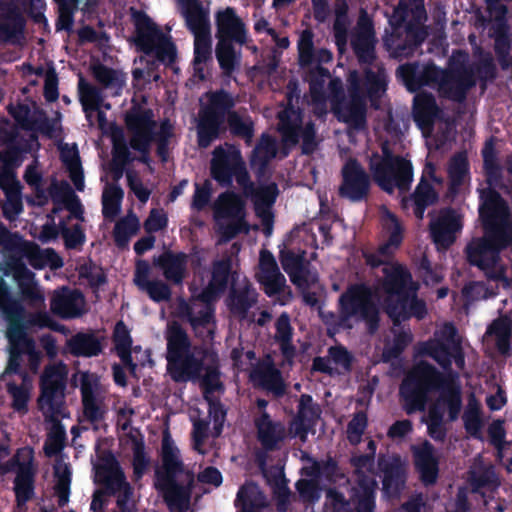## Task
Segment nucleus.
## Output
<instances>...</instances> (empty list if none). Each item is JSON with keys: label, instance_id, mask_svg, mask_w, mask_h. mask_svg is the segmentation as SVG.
Instances as JSON below:
<instances>
[{"label": "nucleus", "instance_id": "obj_1", "mask_svg": "<svg viewBox=\"0 0 512 512\" xmlns=\"http://www.w3.org/2000/svg\"><path fill=\"white\" fill-rule=\"evenodd\" d=\"M397 77L410 92H417L425 86H438V91L444 98L462 102L467 92L475 86L477 78L486 86L497 76V67L490 55L482 57L474 64L473 69L465 66L444 70L433 62L420 64L418 61L400 65L396 71Z\"/></svg>", "mask_w": 512, "mask_h": 512}, {"label": "nucleus", "instance_id": "obj_2", "mask_svg": "<svg viewBox=\"0 0 512 512\" xmlns=\"http://www.w3.org/2000/svg\"><path fill=\"white\" fill-rule=\"evenodd\" d=\"M433 392H439L435 404L444 405L449 421H456L462 409V391L456 375H445L425 360L416 363L399 386L403 410L407 415L424 412Z\"/></svg>", "mask_w": 512, "mask_h": 512}, {"label": "nucleus", "instance_id": "obj_3", "mask_svg": "<svg viewBox=\"0 0 512 512\" xmlns=\"http://www.w3.org/2000/svg\"><path fill=\"white\" fill-rule=\"evenodd\" d=\"M166 341L168 370L175 382L198 378L204 371L203 383L208 390H214L220 385L216 352L202 346L192 348L187 331L177 321L167 326Z\"/></svg>", "mask_w": 512, "mask_h": 512}, {"label": "nucleus", "instance_id": "obj_4", "mask_svg": "<svg viewBox=\"0 0 512 512\" xmlns=\"http://www.w3.org/2000/svg\"><path fill=\"white\" fill-rule=\"evenodd\" d=\"M235 99L231 93L219 89L208 94V102L198 112L196 126L197 144L206 149L226 132L250 142L254 137V122L249 115L242 116L234 110Z\"/></svg>", "mask_w": 512, "mask_h": 512}, {"label": "nucleus", "instance_id": "obj_5", "mask_svg": "<svg viewBox=\"0 0 512 512\" xmlns=\"http://www.w3.org/2000/svg\"><path fill=\"white\" fill-rule=\"evenodd\" d=\"M0 309L7 323L6 338L9 356L5 372L25 375L22 364L23 357L26 356L29 371L37 373L42 363L43 354L37 349L34 338L27 332L24 306L9 291L2 290L0 291Z\"/></svg>", "mask_w": 512, "mask_h": 512}, {"label": "nucleus", "instance_id": "obj_6", "mask_svg": "<svg viewBox=\"0 0 512 512\" xmlns=\"http://www.w3.org/2000/svg\"><path fill=\"white\" fill-rule=\"evenodd\" d=\"M184 471L179 450L165 433L161 446V467L155 470V488L162 494L170 512H187L190 507L193 477L187 485L180 484L177 477Z\"/></svg>", "mask_w": 512, "mask_h": 512}, {"label": "nucleus", "instance_id": "obj_7", "mask_svg": "<svg viewBox=\"0 0 512 512\" xmlns=\"http://www.w3.org/2000/svg\"><path fill=\"white\" fill-rule=\"evenodd\" d=\"M215 25L218 40L215 56L223 75L230 77L241 63V51H236L234 44H246V25L232 7H226L215 14Z\"/></svg>", "mask_w": 512, "mask_h": 512}, {"label": "nucleus", "instance_id": "obj_8", "mask_svg": "<svg viewBox=\"0 0 512 512\" xmlns=\"http://www.w3.org/2000/svg\"><path fill=\"white\" fill-rule=\"evenodd\" d=\"M342 322L350 319L364 322L369 334H375L380 326V310L372 288L365 283H354L338 299Z\"/></svg>", "mask_w": 512, "mask_h": 512}, {"label": "nucleus", "instance_id": "obj_9", "mask_svg": "<svg viewBox=\"0 0 512 512\" xmlns=\"http://www.w3.org/2000/svg\"><path fill=\"white\" fill-rule=\"evenodd\" d=\"M370 162L374 182L384 192L392 194L397 188L407 192L413 182L412 162L403 156L395 155L387 146L382 147V156Z\"/></svg>", "mask_w": 512, "mask_h": 512}, {"label": "nucleus", "instance_id": "obj_10", "mask_svg": "<svg viewBox=\"0 0 512 512\" xmlns=\"http://www.w3.org/2000/svg\"><path fill=\"white\" fill-rule=\"evenodd\" d=\"M134 43L138 51L154 56L157 61L172 64L177 57L175 44L167 37L152 19L143 11H134Z\"/></svg>", "mask_w": 512, "mask_h": 512}, {"label": "nucleus", "instance_id": "obj_11", "mask_svg": "<svg viewBox=\"0 0 512 512\" xmlns=\"http://www.w3.org/2000/svg\"><path fill=\"white\" fill-rule=\"evenodd\" d=\"M512 245V231L484 228L482 237L472 238L464 249L466 261L478 269H487L500 262V254Z\"/></svg>", "mask_w": 512, "mask_h": 512}, {"label": "nucleus", "instance_id": "obj_12", "mask_svg": "<svg viewBox=\"0 0 512 512\" xmlns=\"http://www.w3.org/2000/svg\"><path fill=\"white\" fill-rule=\"evenodd\" d=\"M124 122L130 135L129 146L140 155L137 161L150 166L151 145L155 139L157 122L151 108L133 105L124 116Z\"/></svg>", "mask_w": 512, "mask_h": 512}, {"label": "nucleus", "instance_id": "obj_13", "mask_svg": "<svg viewBox=\"0 0 512 512\" xmlns=\"http://www.w3.org/2000/svg\"><path fill=\"white\" fill-rule=\"evenodd\" d=\"M462 229V215L453 207L441 208L429 222L430 237L438 249H449Z\"/></svg>", "mask_w": 512, "mask_h": 512}, {"label": "nucleus", "instance_id": "obj_14", "mask_svg": "<svg viewBox=\"0 0 512 512\" xmlns=\"http://www.w3.org/2000/svg\"><path fill=\"white\" fill-rule=\"evenodd\" d=\"M342 181L338 189L341 198L362 202L370 192V177L357 159L350 158L341 169Z\"/></svg>", "mask_w": 512, "mask_h": 512}, {"label": "nucleus", "instance_id": "obj_15", "mask_svg": "<svg viewBox=\"0 0 512 512\" xmlns=\"http://www.w3.org/2000/svg\"><path fill=\"white\" fill-rule=\"evenodd\" d=\"M383 279L381 288L386 294L384 299V311L389 308V304H394L398 298H403L408 292L416 287L413 282L412 274L402 264L393 262L382 268Z\"/></svg>", "mask_w": 512, "mask_h": 512}, {"label": "nucleus", "instance_id": "obj_16", "mask_svg": "<svg viewBox=\"0 0 512 512\" xmlns=\"http://www.w3.org/2000/svg\"><path fill=\"white\" fill-rule=\"evenodd\" d=\"M65 388V377L60 369L54 365L47 366L40 379L39 407L43 409L47 406L51 414H59Z\"/></svg>", "mask_w": 512, "mask_h": 512}, {"label": "nucleus", "instance_id": "obj_17", "mask_svg": "<svg viewBox=\"0 0 512 512\" xmlns=\"http://www.w3.org/2000/svg\"><path fill=\"white\" fill-rule=\"evenodd\" d=\"M426 32L422 27L413 23H407L404 34L398 33L397 29L385 40V46L390 56L402 60L412 56L418 47L424 42Z\"/></svg>", "mask_w": 512, "mask_h": 512}, {"label": "nucleus", "instance_id": "obj_18", "mask_svg": "<svg viewBox=\"0 0 512 512\" xmlns=\"http://www.w3.org/2000/svg\"><path fill=\"white\" fill-rule=\"evenodd\" d=\"M100 459L102 464L95 467L97 481L103 486V493L105 495L116 496L129 482L126 480L123 469L111 451L103 452Z\"/></svg>", "mask_w": 512, "mask_h": 512}, {"label": "nucleus", "instance_id": "obj_19", "mask_svg": "<svg viewBox=\"0 0 512 512\" xmlns=\"http://www.w3.org/2000/svg\"><path fill=\"white\" fill-rule=\"evenodd\" d=\"M250 379L255 386L271 394L275 399H280L287 393V384L282 372L271 360L259 362L252 369Z\"/></svg>", "mask_w": 512, "mask_h": 512}, {"label": "nucleus", "instance_id": "obj_20", "mask_svg": "<svg viewBox=\"0 0 512 512\" xmlns=\"http://www.w3.org/2000/svg\"><path fill=\"white\" fill-rule=\"evenodd\" d=\"M307 252L299 249H282L279 260L283 270L288 274L290 281L298 288H308L310 282V262L306 258Z\"/></svg>", "mask_w": 512, "mask_h": 512}, {"label": "nucleus", "instance_id": "obj_21", "mask_svg": "<svg viewBox=\"0 0 512 512\" xmlns=\"http://www.w3.org/2000/svg\"><path fill=\"white\" fill-rule=\"evenodd\" d=\"M479 217L483 228H503L512 231V225L508 222L499 223L501 210L504 208V200L496 188L487 187L480 190Z\"/></svg>", "mask_w": 512, "mask_h": 512}, {"label": "nucleus", "instance_id": "obj_22", "mask_svg": "<svg viewBox=\"0 0 512 512\" xmlns=\"http://www.w3.org/2000/svg\"><path fill=\"white\" fill-rule=\"evenodd\" d=\"M413 462L419 478L425 486L434 485L439 475V460L434 446L427 440L412 446Z\"/></svg>", "mask_w": 512, "mask_h": 512}, {"label": "nucleus", "instance_id": "obj_23", "mask_svg": "<svg viewBox=\"0 0 512 512\" xmlns=\"http://www.w3.org/2000/svg\"><path fill=\"white\" fill-rule=\"evenodd\" d=\"M11 466H16V476L14 479V492L18 505H24L30 501L35 494V474L33 467V457L27 461H20L14 456L10 461Z\"/></svg>", "mask_w": 512, "mask_h": 512}, {"label": "nucleus", "instance_id": "obj_24", "mask_svg": "<svg viewBox=\"0 0 512 512\" xmlns=\"http://www.w3.org/2000/svg\"><path fill=\"white\" fill-rule=\"evenodd\" d=\"M83 294L66 286L54 291L50 300L51 311L62 319H74L83 313Z\"/></svg>", "mask_w": 512, "mask_h": 512}, {"label": "nucleus", "instance_id": "obj_25", "mask_svg": "<svg viewBox=\"0 0 512 512\" xmlns=\"http://www.w3.org/2000/svg\"><path fill=\"white\" fill-rule=\"evenodd\" d=\"M417 288V286L414 287L403 298H398L394 304H389V308L385 310L395 325L411 317H416L419 320L425 318L427 314L426 303L418 299L416 294Z\"/></svg>", "mask_w": 512, "mask_h": 512}, {"label": "nucleus", "instance_id": "obj_26", "mask_svg": "<svg viewBox=\"0 0 512 512\" xmlns=\"http://www.w3.org/2000/svg\"><path fill=\"white\" fill-rule=\"evenodd\" d=\"M188 255L184 252L166 250L153 258V265L162 270L164 278L177 286L183 284L187 275Z\"/></svg>", "mask_w": 512, "mask_h": 512}, {"label": "nucleus", "instance_id": "obj_27", "mask_svg": "<svg viewBox=\"0 0 512 512\" xmlns=\"http://www.w3.org/2000/svg\"><path fill=\"white\" fill-rule=\"evenodd\" d=\"M241 160L239 153L231 155L222 147H217L210 164L211 177L219 186L230 188L233 185L234 171Z\"/></svg>", "mask_w": 512, "mask_h": 512}, {"label": "nucleus", "instance_id": "obj_28", "mask_svg": "<svg viewBox=\"0 0 512 512\" xmlns=\"http://www.w3.org/2000/svg\"><path fill=\"white\" fill-rule=\"evenodd\" d=\"M359 27L351 39V47L361 65L371 66L376 60L373 24L369 19L361 18Z\"/></svg>", "mask_w": 512, "mask_h": 512}, {"label": "nucleus", "instance_id": "obj_29", "mask_svg": "<svg viewBox=\"0 0 512 512\" xmlns=\"http://www.w3.org/2000/svg\"><path fill=\"white\" fill-rule=\"evenodd\" d=\"M254 424L257 430V439L267 452L277 450L279 444L286 438L284 424L280 421H273L266 411L255 418Z\"/></svg>", "mask_w": 512, "mask_h": 512}, {"label": "nucleus", "instance_id": "obj_30", "mask_svg": "<svg viewBox=\"0 0 512 512\" xmlns=\"http://www.w3.org/2000/svg\"><path fill=\"white\" fill-rule=\"evenodd\" d=\"M333 112L338 121L354 129H363L366 125V103L357 93H352L348 101L333 104Z\"/></svg>", "mask_w": 512, "mask_h": 512}, {"label": "nucleus", "instance_id": "obj_31", "mask_svg": "<svg viewBox=\"0 0 512 512\" xmlns=\"http://www.w3.org/2000/svg\"><path fill=\"white\" fill-rule=\"evenodd\" d=\"M439 200V194L433 185L421 177L419 183L415 187L414 192L402 199V206L407 208L409 203H412L414 208L413 212L417 219L422 220L424 218L425 210L432 205H435Z\"/></svg>", "mask_w": 512, "mask_h": 512}, {"label": "nucleus", "instance_id": "obj_32", "mask_svg": "<svg viewBox=\"0 0 512 512\" xmlns=\"http://www.w3.org/2000/svg\"><path fill=\"white\" fill-rule=\"evenodd\" d=\"M383 231L387 235V239L379 245L378 251L385 258H392L395 252L400 248L404 239V227L398 217L386 210L382 218Z\"/></svg>", "mask_w": 512, "mask_h": 512}, {"label": "nucleus", "instance_id": "obj_33", "mask_svg": "<svg viewBox=\"0 0 512 512\" xmlns=\"http://www.w3.org/2000/svg\"><path fill=\"white\" fill-rule=\"evenodd\" d=\"M246 203L241 195L227 190L218 196L214 206V218L246 220Z\"/></svg>", "mask_w": 512, "mask_h": 512}, {"label": "nucleus", "instance_id": "obj_34", "mask_svg": "<svg viewBox=\"0 0 512 512\" xmlns=\"http://www.w3.org/2000/svg\"><path fill=\"white\" fill-rule=\"evenodd\" d=\"M0 45L4 43L15 44L23 38L26 20L17 7L9 5L7 11L1 14Z\"/></svg>", "mask_w": 512, "mask_h": 512}, {"label": "nucleus", "instance_id": "obj_35", "mask_svg": "<svg viewBox=\"0 0 512 512\" xmlns=\"http://www.w3.org/2000/svg\"><path fill=\"white\" fill-rule=\"evenodd\" d=\"M320 418V409L313 404V398L309 394L300 396L298 412L294 419L295 434L305 440L308 432L317 424Z\"/></svg>", "mask_w": 512, "mask_h": 512}, {"label": "nucleus", "instance_id": "obj_36", "mask_svg": "<svg viewBox=\"0 0 512 512\" xmlns=\"http://www.w3.org/2000/svg\"><path fill=\"white\" fill-rule=\"evenodd\" d=\"M440 109L431 93L417 94L413 102V120L421 128H432Z\"/></svg>", "mask_w": 512, "mask_h": 512}, {"label": "nucleus", "instance_id": "obj_37", "mask_svg": "<svg viewBox=\"0 0 512 512\" xmlns=\"http://www.w3.org/2000/svg\"><path fill=\"white\" fill-rule=\"evenodd\" d=\"M470 165L465 152L453 155L448 165V188L446 197L453 200L459 193L466 177L469 175Z\"/></svg>", "mask_w": 512, "mask_h": 512}, {"label": "nucleus", "instance_id": "obj_38", "mask_svg": "<svg viewBox=\"0 0 512 512\" xmlns=\"http://www.w3.org/2000/svg\"><path fill=\"white\" fill-rule=\"evenodd\" d=\"M483 158V172L488 187H503V168L498 160V153L495 149L493 137L485 142L481 151Z\"/></svg>", "mask_w": 512, "mask_h": 512}, {"label": "nucleus", "instance_id": "obj_39", "mask_svg": "<svg viewBox=\"0 0 512 512\" xmlns=\"http://www.w3.org/2000/svg\"><path fill=\"white\" fill-rule=\"evenodd\" d=\"M380 467L383 473V493L388 498H399L406 483L404 467L398 461L389 462L384 465L380 463Z\"/></svg>", "mask_w": 512, "mask_h": 512}, {"label": "nucleus", "instance_id": "obj_40", "mask_svg": "<svg viewBox=\"0 0 512 512\" xmlns=\"http://www.w3.org/2000/svg\"><path fill=\"white\" fill-rule=\"evenodd\" d=\"M8 112L21 129L27 131L37 129L41 133L51 136L54 127L45 114H43L42 119L34 120L31 117L30 107L27 104L21 103L16 106H10Z\"/></svg>", "mask_w": 512, "mask_h": 512}, {"label": "nucleus", "instance_id": "obj_41", "mask_svg": "<svg viewBox=\"0 0 512 512\" xmlns=\"http://www.w3.org/2000/svg\"><path fill=\"white\" fill-rule=\"evenodd\" d=\"M49 194L55 204L63 203L70 211V215L83 221V209L78 196L67 181L54 180L49 187Z\"/></svg>", "mask_w": 512, "mask_h": 512}, {"label": "nucleus", "instance_id": "obj_42", "mask_svg": "<svg viewBox=\"0 0 512 512\" xmlns=\"http://www.w3.org/2000/svg\"><path fill=\"white\" fill-rule=\"evenodd\" d=\"M70 353L75 357H95L102 353L101 340L93 332H78L68 341Z\"/></svg>", "mask_w": 512, "mask_h": 512}, {"label": "nucleus", "instance_id": "obj_43", "mask_svg": "<svg viewBox=\"0 0 512 512\" xmlns=\"http://www.w3.org/2000/svg\"><path fill=\"white\" fill-rule=\"evenodd\" d=\"M182 14L187 28L193 35L210 33V21L199 0L190 1L182 5Z\"/></svg>", "mask_w": 512, "mask_h": 512}, {"label": "nucleus", "instance_id": "obj_44", "mask_svg": "<svg viewBox=\"0 0 512 512\" xmlns=\"http://www.w3.org/2000/svg\"><path fill=\"white\" fill-rule=\"evenodd\" d=\"M486 334L495 337V346L501 355H511L512 321L508 316L494 319L487 327Z\"/></svg>", "mask_w": 512, "mask_h": 512}, {"label": "nucleus", "instance_id": "obj_45", "mask_svg": "<svg viewBox=\"0 0 512 512\" xmlns=\"http://www.w3.org/2000/svg\"><path fill=\"white\" fill-rule=\"evenodd\" d=\"M363 74V86L365 88L366 95L371 104L376 106V103L380 100L382 94L387 89L385 68L382 65H379L377 66V70L374 71L371 67L367 66L364 68Z\"/></svg>", "mask_w": 512, "mask_h": 512}, {"label": "nucleus", "instance_id": "obj_46", "mask_svg": "<svg viewBox=\"0 0 512 512\" xmlns=\"http://www.w3.org/2000/svg\"><path fill=\"white\" fill-rule=\"evenodd\" d=\"M256 295L249 289L244 287L240 289L231 288L227 297V306L229 311L236 316L245 317L256 303Z\"/></svg>", "mask_w": 512, "mask_h": 512}, {"label": "nucleus", "instance_id": "obj_47", "mask_svg": "<svg viewBox=\"0 0 512 512\" xmlns=\"http://www.w3.org/2000/svg\"><path fill=\"white\" fill-rule=\"evenodd\" d=\"M20 151L18 149H11L6 153L5 164L6 166L0 169V189L4 194L12 192H19L22 189L20 182L16 178L15 172L9 166L18 165Z\"/></svg>", "mask_w": 512, "mask_h": 512}, {"label": "nucleus", "instance_id": "obj_48", "mask_svg": "<svg viewBox=\"0 0 512 512\" xmlns=\"http://www.w3.org/2000/svg\"><path fill=\"white\" fill-rule=\"evenodd\" d=\"M235 507L237 512H262L265 503L256 486H242L237 492Z\"/></svg>", "mask_w": 512, "mask_h": 512}, {"label": "nucleus", "instance_id": "obj_49", "mask_svg": "<svg viewBox=\"0 0 512 512\" xmlns=\"http://www.w3.org/2000/svg\"><path fill=\"white\" fill-rule=\"evenodd\" d=\"M464 428L468 435L477 440H483L482 427V411L480 404L472 397L462 416Z\"/></svg>", "mask_w": 512, "mask_h": 512}, {"label": "nucleus", "instance_id": "obj_50", "mask_svg": "<svg viewBox=\"0 0 512 512\" xmlns=\"http://www.w3.org/2000/svg\"><path fill=\"white\" fill-rule=\"evenodd\" d=\"M422 352L436 361L443 370L451 371L453 343L450 345L443 340H430L424 344Z\"/></svg>", "mask_w": 512, "mask_h": 512}, {"label": "nucleus", "instance_id": "obj_51", "mask_svg": "<svg viewBox=\"0 0 512 512\" xmlns=\"http://www.w3.org/2000/svg\"><path fill=\"white\" fill-rule=\"evenodd\" d=\"M139 227V220L133 213L118 220L113 229L115 245L118 248L127 247L131 236L138 232Z\"/></svg>", "mask_w": 512, "mask_h": 512}, {"label": "nucleus", "instance_id": "obj_52", "mask_svg": "<svg viewBox=\"0 0 512 512\" xmlns=\"http://www.w3.org/2000/svg\"><path fill=\"white\" fill-rule=\"evenodd\" d=\"M124 191L119 185H110L102 195V214L106 219L115 218L121 211Z\"/></svg>", "mask_w": 512, "mask_h": 512}, {"label": "nucleus", "instance_id": "obj_53", "mask_svg": "<svg viewBox=\"0 0 512 512\" xmlns=\"http://www.w3.org/2000/svg\"><path fill=\"white\" fill-rule=\"evenodd\" d=\"M74 217L68 215L66 219L60 220L61 236L64 240L66 249L74 250L82 247L86 241V235L83 227L80 224H74L68 227V221Z\"/></svg>", "mask_w": 512, "mask_h": 512}, {"label": "nucleus", "instance_id": "obj_54", "mask_svg": "<svg viewBox=\"0 0 512 512\" xmlns=\"http://www.w3.org/2000/svg\"><path fill=\"white\" fill-rule=\"evenodd\" d=\"M278 194V186L274 182L268 185L256 187L250 196L254 202L255 211L271 210Z\"/></svg>", "mask_w": 512, "mask_h": 512}, {"label": "nucleus", "instance_id": "obj_55", "mask_svg": "<svg viewBox=\"0 0 512 512\" xmlns=\"http://www.w3.org/2000/svg\"><path fill=\"white\" fill-rule=\"evenodd\" d=\"M174 136V125L171 120H161L159 130L155 131L156 153L162 162H166L169 156L170 139Z\"/></svg>", "mask_w": 512, "mask_h": 512}, {"label": "nucleus", "instance_id": "obj_56", "mask_svg": "<svg viewBox=\"0 0 512 512\" xmlns=\"http://www.w3.org/2000/svg\"><path fill=\"white\" fill-rule=\"evenodd\" d=\"M444 413L439 404H433L428 410L427 431L428 435L435 441L444 442L447 436V429L443 423Z\"/></svg>", "mask_w": 512, "mask_h": 512}, {"label": "nucleus", "instance_id": "obj_57", "mask_svg": "<svg viewBox=\"0 0 512 512\" xmlns=\"http://www.w3.org/2000/svg\"><path fill=\"white\" fill-rule=\"evenodd\" d=\"M66 431L60 422L55 423L44 443V453L47 457L58 455L65 447Z\"/></svg>", "mask_w": 512, "mask_h": 512}, {"label": "nucleus", "instance_id": "obj_58", "mask_svg": "<svg viewBox=\"0 0 512 512\" xmlns=\"http://www.w3.org/2000/svg\"><path fill=\"white\" fill-rule=\"evenodd\" d=\"M329 77L330 71L321 65H316L315 67L310 69L308 73V81L310 86V93L314 101H324V85L326 79Z\"/></svg>", "mask_w": 512, "mask_h": 512}, {"label": "nucleus", "instance_id": "obj_59", "mask_svg": "<svg viewBox=\"0 0 512 512\" xmlns=\"http://www.w3.org/2000/svg\"><path fill=\"white\" fill-rule=\"evenodd\" d=\"M92 73L95 80L104 88L122 89L124 81L119 77L116 70L104 64L94 65Z\"/></svg>", "mask_w": 512, "mask_h": 512}, {"label": "nucleus", "instance_id": "obj_60", "mask_svg": "<svg viewBox=\"0 0 512 512\" xmlns=\"http://www.w3.org/2000/svg\"><path fill=\"white\" fill-rule=\"evenodd\" d=\"M313 32L309 29L302 31L298 41V58L302 67L310 66L315 61V51L313 43Z\"/></svg>", "mask_w": 512, "mask_h": 512}, {"label": "nucleus", "instance_id": "obj_61", "mask_svg": "<svg viewBox=\"0 0 512 512\" xmlns=\"http://www.w3.org/2000/svg\"><path fill=\"white\" fill-rule=\"evenodd\" d=\"M227 224L218 223L217 233L219 235V243H228L233 240L238 234H247L250 230L249 224L246 220L230 219Z\"/></svg>", "mask_w": 512, "mask_h": 512}, {"label": "nucleus", "instance_id": "obj_62", "mask_svg": "<svg viewBox=\"0 0 512 512\" xmlns=\"http://www.w3.org/2000/svg\"><path fill=\"white\" fill-rule=\"evenodd\" d=\"M55 493L58 498V506L64 507L69 501L70 485H71V471L68 465H65L63 470L55 468Z\"/></svg>", "mask_w": 512, "mask_h": 512}, {"label": "nucleus", "instance_id": "obj_63", "mask_svg": "<svg viewBox=\"0 0 512 512\" xmlns=\"http://www.w3.org/2000/svg\"><path fill=\"white\" fill-rule=\"evenodd\" d=\"M258 282L263 286V291L268 297H273L282 292L286 279L280 270L258 275Z\"/></svg>", "mask_w": 512, "mask_h": 512}, {"label": "nucleus", "instance_id": "obj_64", "mask_svg": "<svg viewBox=\"0 0 512 512\" xmlns=\"http://www.w3.org/2000/svg\"><path fill=\"white\" fill-rule=\"evenodd\" d=\"M231 261L229 259L218 260L213 263L210 284L216 286L218 290L227 289L229 276L231 273Z\"/></svg>", "mask_w": 512, "mask_h": 512}]
</instances>
